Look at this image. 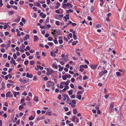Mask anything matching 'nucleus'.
<instances>
[{
    "label": "nucleus",
    "instance_id": "f257e3e1",
    "mask_svg": "<svg viewBox=\"0 0 126 126\" xmlns=\"http://www.w3.org/2000/svg\"><path fill=\"white\" fill-rule=\"evenodd\" d=\"M54 83L51 81H48L47 83V84L46 85L47 87H48L53 86H54Z\"/></svg>",
    "mask_w": 126,
    "mask_h": 126
},
{
    "label": "nucleus",
    "instance_id": "f03ea898",
    "mask_svg": "<svg viewBox=\"0 0 126 126\" xmlns=\"http://www.w3.org/2000/svg\"><path fill=\"white\" fill-rule=\"evenodd\" d=\"M54 31L55 32L54 34V37H57L58 36L61 34V32L59 30H54Z\"/></svg>",
    "mask_w": 126,
    "mask_h": 126
},
{
    "label": "nucleus",
    "instance_id": "7ed1b4c3",
    "mask_svg": "<svg viewBox=\"0 0 126 126\" xmlns=\"http://www.w3.org/2000/svg\"><path fill=\"white\" fill-rule=\"evenodd\" d=\"M107 70H105L104 71L100 72L98 74L99 78H100L104 74L107 73Z\"/></svg>",
    "mask_w": 126,
    "mask_h": 126
},
{
    "label": "nucleus",
    "instance_id": "20e7f679",
    "mask_svg": "<svg viewBox=\"0 0 126 126\" xmlns=\"http://www.w3.org/2000/svg\"><path fill=\"white\" fill-rule=\"evenodd\" d=\"M62 7L64 9H66L67 7H68L70 5V3H68L66 4H62Z\"/></svg>",
    "mask_w": 126,
    "mask_h": 126
},
{
    "label": "nucleus",
    "instance_id": "39448f33",
    "mask_svg": "<svg viewBox=\"0 0 126 126\" xmlns=\"http://www.w3.org/2000/svg\"><path fill=\"white\" fill-rule=\"evenodd\" d=\"M6 97H13V95L10 92H8L6 94Z\"/></svg>",
    "mask_w": 126,
    "mask_h": 126
},
{
    "label": "nucleus",
    "instance_id": "423d86ee",
    "mask_svg": "<svg viewBox=\"0 0 126 126\" xmlns=\"http://www.w3.org/2000/svg\"><path fill=\"white\" fill-rule=\"evenodd\" d=\"M114 105V104L113 103H111L110 104L109 109V110L110 112L111 113V112H112L114 108L113 107Z\"/></svg>",
    "mask_w": 126,
    "mask_h": 126
},
{
    "label": "nucleus",
    "instance_id": "0eeeda50",
    "mask_svg": "<svg viewBox=\"0 0 126 126\" xmlns=\"http://www.w3.org/2000/svg\"><path fill=\"white\" fill-rule=\"evenodd\" d=\"M63 14L62 15H56L55 16V18L57 19H59V18H61L63 17Z\"/></svg>",
    "mask_w": 126,
    "mask_h": 126
},
{
    "label": "nucleus",
    "instance_id": "6e6552de",
    "mask_svg": "<svg viewBox=\"0 0 126 126\" xmlns=\"http://www.w3.org/2000/svg\"><path fill=\"white\" fill-rule=\"evenodd\" d=\"M63 95L64 97L63 99V100L64 101H65L66 99V98L67 99H69V98L68 96L66 94Z\"/></svg>",
    "mask_w": 126,
    "mask_h": 126
},
{
    "label": "nucleus",
    "instance_id": "1a4fd4ad",
    "mask_svg": "<svg viewBox=\"0 0 126 126\" xmlns=\"http://www.w3.org/2000/svg\"><path fill=\"white\" fill-rule=\"evenodd\" d=\"M51 110L50 109H48L46 114V115L49 116H51L52 115V114L51 113Z\"/></svg>",
    "mask_w": 126,
    "mask_h": 126
},
{
    "label": "nucleus",
    "instance_id": "9d476101",
    "mask_svg": "<svg viewBox=\"0 0 126 126\" xmlns=\"http://www.w3.org/2000/svg\"><path fill=\"white\" fill-rule=\"evenodd\" d=\"M68 59V58L66 57L65 56L64 57H62L61 59V60H63L65 62H67Z\"/></svg>",
    "mask_w": 126,
    "mask_h": 126
},
{
    "label": "nucleus",
    "instance_id": "9b49d317",
    "mask_svg": "<svg viewBox=\"0 0 126 126\" xmlns=\"http://www.w3.org/2000/svg\"><path fill=\"white\" fill-rule=\"evenodd\" d=\"M13 93L15 97H16L17 95H19L20 94V93L19 92H17L15 91H13Z\"/></svg>",
    "mask_w": 126,
    "mask_h": 126
},
{
    "label": "nucleus",
    "instance_id": "f8f14e48",
    "mask_svg": "<svg viewBox=\"0 0 126 126\" xmlns=\"http://www.w3.org/2000/svg\"><path fill=\"white\" fill-rule=\"evenodd\" d=\"M97 66V65L96 64L95 65H91L90 67L92 69H96Z\"/></svg>",
    "mask_w": 126,
    "mask_h": 126
},
{
    "label": "nucleus",
    "instance_id": "ddd939ff",
    "mask_svg": "<svg viewBox=\"0 0 126 126\" xmlns=\"http://www.w3.org/2000/svg\"><path fill=\"white\" fill-rule=\"evenodd\" d=\"M39 40V38L36 35L34 36V42H37Z\"/></svg>",
    "mask_w": 126,
    "mask_h": 126
},
{
    "label": "nucleus",
    "instance_id": "4468645a",
    "mask_svg": "<svg viewBox=\"0 0 126 126\" xmlns=\"http://www.w3.org/2000/svg\"><path fill=\"white\" fill-rule=\"evenodd\" d=\"M26 76L28 78H31L33 77V75L32 74H30L28 73H27Z\"/></svg>",
    "mask_w": 126,
    "mask_h": 126
},
{
    "label": "nucleus",
    "instance_id": "2eb2a0df",
    "mask_svg": "<svg viewBox=\"0 0 126 126\" xmlns=\"http://www.w3.org/2000/svg\"><path fill=\"white\" fill-rule=\"evenodd\" d=\"M5 85L4 83L3 82H2L1 84V90H3L5 89Z\"/></svg>",
    "mask_w": 126,
    "mask_h": 126
},
{
    "label": "nucleus",
    "instance_id": "dca6fc26",
    "mask_svg": "<svg viewBox=\"0 0 126 126\" xmlns=\"http://www.w3.org/2000/svg\"><path fill=\"white\" fill-rule=\"evenodd\" d=\"M76 98L79 100H80L81 99V96L80 95L77 94L76 96Z\"/></svg>",
    "mask_w": 126,
    "mask_h": 126
},
{
    "label": "nucleus",
    "instance_id": "f3484780",
    "mask_svg": "<svg viewBox=\"0 0 126 126\" xmlns=\"http://www.w3.org/2000/svg\"><path fill=\"white\" fill-rule=\"evenodd\" d=\"M71 105L72 107L73 108L76 106V103H68Z\"/></svg>",
    "mask_w": 126,
    "mask_h": 126
},
{
    "label": "nucleus",
    "instance_id": "a211bd4d",
    "mask_svg": "<svg viewBox=\"0 0 126 126\" xmlns=\"http://www.w3.org/2000/svg\"><path fill=\"white\" fill-rule=\"evenodd\" d=\"M20 19V18L19 16H18L17 18L15 20V21L17 23L19 22Z\"/></svg>",
    "mask_w": 126,
    "mask_h": 126
},
{
    "label": "nucleus",
    "instance_id": "6ab92c4d",
    "mask_svg": "<svg viewBox=\"0 0 126 126\" xmlns=\"http://www.w3.org/2000/svg\"><path fill=\"white\" fill-rule=\"evenodd\" d=\"M80 69H79V71L81 72H82L83 71L84 69L83 68V66H82V65H81L80 66Z\"/></svg>",
    "mask_w": 126,
    "mask_h": 126
},
{
    "label": "nucleus",
    "instance_id": "aec40b11",
    "mask_svg": "<svg viewBox=\"0 0 126 126\" xmlns=\"http://www.w3.org/2000/svg\"><path fill=\"white\" fill-rule=\"evenodd\" d=\"M45 118V117L44 116H43L41 118H37V120L39 121L42 119H44Z\"/></svg>",
    "mask_w": 126,
    "mask_h": 126
},
{
    "label": "nucleus",
    "instance_id": "412c9836",
    "mask_svg": "<svg viewBox=\"0 0 126 126\" xmlns=\"http://www.w3.org/2000/svg\"><path fill=\"white\" fill-rule=\"evenodd\" d=\"M14 12L13 11H9L8 13L9 15H11L14 14Z\"/></svg>",
    "mask_w": 126,
    "mask_h": 126
},
{
    "label": "nucleus",
    "instance_id": "4be33fe9",
    "mask_svg": "<svg viewBox=\"0 0 126 126\" xmlns=\"http://www.w3.org/2000/svg\"><path fill=\"white\" fill-rule=\"evenodd\" d=\"M62 78L64 80H66L67 78L66 75H63Z\"/></svg>",
    "mask_w": 126,
    "mask_h": 126
},
{
    "label": "nucleus",
    "instance_id": "5701e85b",
    "mask_svg": "<svg viewBox=\"0 0 126 126\" xmlns=\"http://www.w3.org/2000/svg\"><path fill=\"white\" fill-rule=\"evenodd\" d=\"M33 100L35 102L38 101V97L37 96H35L33 98Z\"/></svg>",
    "mask_w": 126,
    "mask_h": 126
},
{
    "label": "nucleus",
    "instance_id": "b1692460",
    "mask_svg": "<svg viewBox=\"0 0 126 126\" xmlns=\"http://www.w3.org/2000/svg\"><path fill=\"white\" fill-rule=\"evenodd\" d=\"M11 61H10V62L12 63V62L15 65H16V62L15 60H14L13 58H12L11 59Z\"/></svg>",
    "mask_w": 126,
    "mask_h": 126
},
{
    "label": "nucleus",
    "instance_id": "393cba45",
    "mask_svg": "<svg viewBox=\"0 0 126 126\" xmlns=\"http://www.w3.org/2000/svg\"><path fill=\"white\" fill-rule=\"evenodd\" d=\"M116 75L118 77H120L121 76V74L119 72H117L116 73Z\"/></svg>",
    "mask_w": 126,
    "mask_h": 126
},
{
    "label": "nucleus",
    "instance_id": "a878e982",
    "mask_svg": "<svg viewBox=\"0 0 126 126\" xmlns=\"http://www.w3.org/2000/svg\"><path fill=\"white\" fill-rule=\"evenodd\" d=\"M49 17L48 16L47 17V19H46L45 23H47L49 22Z\"/></svg>",
    "mask_w": 126,
    "mask_h": 126
},
{
    "label": "nucleus",
    "instance_id": "bb28decb",
    "mask_svg": "<svg viewBox=\"0 0 126 126\" xmlns=\"http://www.w3.org/2000/svg\"><path fill=\"white\" fill-rule=\"evenodd\" d=\"M37 67L38 68L42 70L43 69V67L41 66L40 65H37Z\"/></svg>",
    "mask_w": 126,
    "mask_h": 126
},
{
    "label": "nucleus",
    "instance_id": "cd10ccee",
    "mask_svg": "<svg viewBox=\"0 0 126 126\" xmlns=\"http://www.w3.org/2000/svg\"><path fill=\"white\" fill-rule=\"evenodd\" d=\"M68 94L69 95H72L73 93V90H71L68 91Z\"/></svg>",
    "mask_w": 126,
    "mask_h": 126
},
{
    "label": "nucleus",
    "instance_id": "c85d7f7f",
    "mask_svg": "<svg viewBox=\"0 0 126 126\" xmlns=\"http://www.w3.org/2000/svg\"><path fill=\"white\" fill-rule=\"evenodd\" d=\"M50 55L51 56L55 57L56 56V54L55 53L53 52H51L50 53Z\"/></svg>",
    "mask_w": 126,
    "mask_h": 126
},
{
    "label": "nucleus",
    "instance_id": "c756f323",
    "mask_svg": "<svg viewBox=\"0 0 126 126\" xmlns=\"http://www.w3.org/2000/svg\"><path fill=\"white\" fill-rule=\"evenodd\" d=\"M77 113H78V112L76 109H74L73 110V113L74 114H75Z\"/></svg>",
    "mask_w": 126,
    "mask_h": 126
},
{
    "label": "nucleus",
    "instance_id": "7c9ffc66",
    "mask_svg": "<svg viewBox=\"0 0 126 126\" xmlns=\"http://www.w3.org/2000/svg\"><path fill=\"white\" fill-rule=\"evenodd\" d=\"M78 42V41H74L72 43V45H76L77 43Z\"/></svg>",
    "mask_w": 126,
    "mask_h": 126
},
{
    "label": "nucleus",
    "instance_id": "2f4dec72",
    "mask_svg": "<svg viewBox=\"0 0 126 126\" xmlns=\"http://www.w3.org/2000/svg\"><path fill=\"white\" fill-rule=\"evenodd\" d=\"M55 24L57 26H59L60 25V23L58 21H55Z\"/></svg>",
    "mask_w": 126,
    "mask_h": 126
},
{
    "label": "nucleus",
    "instance_id": "473e14b6",
    "mask_svg": "<svg viewBox=\"0 0 126 126\" xmlns=\"http://www.w3.org/2000/svg\"><path fill=\"white\" fill-rule=\"evenodd\" d=\"M100 106V105H96L95 107V108L97 110H98L99 109V107Z\"/></svg>",
    "mask_w": 126,
    "mask_h": 126
},
{
    "label": "nucleus",
    "instance_id": "72a5a7b5",
    "mask_svg": "<svg viewBox=\"0 0 126 126\" xmlns=\"http://www.w3.org/2000/svg\"><path fill=\"white\" fill-rule=\"evenodd\" d=\"M52 66L55 67L56 69H57L58 68V66L55 64H53L52 65Z\"/></svg>",
    "mask_w": 126,
    "mask_h": 126
},
{
    "label": "nucleus",
    "instance_id": "f704fd0d",
    "mask_svg": "<svg viewBox=\"0 0 126 126\" xmlns=\"http://www.w3.org/2000/svg\"><path fill=\"white\" fill-rule=\"evenodd\" d=\"M11 7H13L14 9L15 10H17L18 9V8L16 6H14V5H11Z\"/></svg>",
    "mask_w": 126,
    "mask_h": 126
},
{
    "label": "nucleus",
    "instance_id": "c9c22d12",
    "mask_svg": "<svg viewBox=\"0 0 126 126\" xmlns=\"http://www.w3.org/2000/svg\"><path fill=\"white\" fill-rule=\"evenodd\" d=\"M56 39H57V38H55V39L54 40H53V41H54V43L55 44H57L58 43V42Z\"/></svg>",
    "mask_w": 126,
    "mask_h": 126
},
{
    "label": "nucleus",
    "instance_id": "e433bc0d",
    "mask_svg": "<svg viewBox=\"0 0 126 126\" xmlns=\"http://www.w3.org/2000/svg\"><path fill=\"white\" fill-rule=\"evenodd\" d=\"M29 62V61L28 60H27L24 62V64L25 65H27L28 64Z\"/></svg>",
    "mask_w": 126,
    "mask_h": 126
},
{
    "label": "nucleus",
    "instance_id": "4c0bfd02",
    "mask_svg": "<svg viewBox=\"0 0 126 126\" xmlns=\"http://www.w3.org/2000/svg\"><path fill=\"white\" fill-rule=\"evenodd\" d=\"M61 84H65V85H68L69 84V83H68L67 81L66 82H61Z\"/></svg>",
    "mask_w": 126,
    "mask_h": 126
},
{
    "label": "nucleus",
    "instance_id": "58836bf2",
    "mask_svg": "<svg viewBox=\"0 0 126 126\" xmlns=\"http://www.w3.org/2000/svg\"><path fill=\"white\" fill-rule=\"evenodd\" d=\"M88 79V77L86 75L84 76L83 77V80H85Z\"/></svg>",
    "mask_w": 126,
    "mask_h": 126
},
{
    "label": "nucleus",
    "instance_id": "ea45409f",
    "mask_svg": "<svg viewBox=\"0 0 126 126\" xmlns=\"http://www.w3.org/2000/svg\"><path fill=\"white\" fill-rule=\"evenodd\" d=\"M34 118L32 116L29 118V119L30 120H33Z\"/></svg>",
    "mask_w": 126,
    "mask_h": 126
},
{
    "label": "nucleus",
    "instance_id": "a19ab883",
    "mask_svg": "<svg viewBox=\"0 0 126 126\" xmlns=\"http://www.w3.org/2000/svg\"><path fill=\"white\" fill-rule=\"evenodd\" d=\"M94 10V8L93 6H92L91 8L90 9V11H91V12H92Z\"/></svg>",
    "mask_w": 126,
    "mask_h": 126
},
{
    "label": "nucleus",
    "instance_id": "79ce46f5",
    "mask_svg": "<svg viewBox=\"0 0 126 126\" xmlns=\"http://www.w3.org/2000/svg\"><path fill=\"white\" fill-rule=\"evenodd\" d=\"M47 44L49 46H52L53 45V43L52 42H48Z\"/></svg>",
    "mask_w": 126,
    "mask_h": 126
},
{
    "label": "nucleus",
    "instance_id": "37998d69",
    "mask_svg": "<svg viewBox=\"0 0 126 126\" xmlns=\"http://www.w3.org/2000/svg\"><path fill=\"white\" fill-rule=\"evenodd\" d=\"M37 79H37L36 76H34L33 78V81H36V80H37Z\"/></svg>",
    "mask_w": 126,
    "mask_h": 126
},
{
    "label": "nucleus",
    "instance_id": "c03bdc74",
    "mask_svg": "<svg viewBox=\"0 0 126 126\" xmlns=\"http://www.w3.org/2000/svg\"><path fill=\"white\" fill-rule=\"evenodd\" d=\"M49 41H52L53 39L52 37H49L47 39Z\"/></svg>",
    "mask_w": 126,
    "mask_h": 126
},
{
    "label": "nucleus",
    "instance_id": "a18cd8bd",
    "mask_svg": "<svg viewBox=\"0 0 126 126\" xmlns=\"http://www.w3.org/2000/svg\"><path fill=\"white\" fill-rule=\"evenodd\" d=\"M82 94V93L81 91H79L77 92V94L78 95H80V94Z\"/></svg>",
    "mask_w": 126,
    "mask_h": 126
},
{
    "label": "nucleus",
    "instance_id": "49530a36",
    "mask_svg": "<svg viewBox=\"0 0 126 126\" xmlns=\"http://www.w3.org/2000/svg\"><path fill=\"white\" fill-rule=\"evenodd\" d=\"M26 100H27L28 101H30V100L29 96H27L26 98L25 99Z\"/></svg>",
    "mask_w": 126,
    "mask_h": 126
},
{
    "label": "nucleus",
    "instance_id": "de8ad7c7",
    "mask_svg": "<svg viewBox=\"0 0 126 126\" xmlns=\"http://www.w3.org/2000/svg\"><path fill=\"white\" fill-rule=\"evenodd\" d=\"M101 26V25L99 24H97L96 26L95 27L96 28H99Z\"/></svg>",
    "mask_w": 126,
    "mask_h": 126
},
{
    "label": "nucleus",
    "instance_id": "09e8293b",
    "mask_svg": "<svg viewBox=\"0 0 126 126\" xmlns=\"http://www.w3.org/2000/svg\"><path fill=\"white\" fill-rule=\"evenodd\" d=\"M13 57L15 59H16L17 58V56L16 53H14V54L13 55Z\"/></svg>",
    "mask_w": 126,
    "mask_h": 126
},
{
    "label": "nucleus",
    "instance_id": "8fccbe9b",
    "mask_svg": "<svg viewBox=\"0 0 126 126\" xmlns=\"http://www.w3.org/2000/svg\"><path fill=\"white\" fill-rule=\"evenodd\" d=\"M59 42L60 44H62L63 42V40L60 39L59 40Z\"/></svg>",
    "mask_w": 126,
    "mask_h": 126
},
{
    "label": "nucleus",
    "instance_id": "3c124183",
    "mask_svg": "<svg viewBox=\"0 0 126 126\" xmlns=\"http://www.w3.org/2000/svg\"><path fill=\"white\" fill-rule=\"evenodd\" d=\"M63 69V67L62 66L61 67V68H59V71L61 72L62 71V70Z\"/></svg>",
    "mask_w": 126,
    "mask_h": 126
},
{
    "label": "nucleus",
    "instance_id": "603ef678",
    "mask_svg": "<svg viewBox=\"0 0 126 126\" xmlns=\"http://www.w3.org/2000/svg\"><path fill=\"white\" fill-rule=\"evenodd\" d=\"M1 51L2 52L4 53L5 52V50L4 49L1 48Z\"/></svg>",
    "mask_w": 126,
    "mask_h": 126
},
{
    "label": "nucleus",
    "instance_id": "864d4df0",
    "mask_svg": "<svg viewBox=\"0 0 126 126\" xmlns=\"http://www.w3.org/2000/svg\"><path fill=\"white\" fill-rule=\"evenodd\" d=\"M82 66H83V68H84L85 69L87 68L88 67V66L87 65H82Z\"/></svg>",
    "mask_w": 126,
    "mask_h": 126
},
{
    "label": "nucleus",
    "instance_id": "5fc2aeb1",
    "mask_svg": "<svg viewBox=\"0 0 126 126\" xmlns=\"http://www.w3.org/2000/svg\"><path fill=\"white\" fill-rule=\"evenodd\" d=\"M25 57L26 55L24 53L22 54V55L21 56V57L23 59H24L25 58Z\"/></svg>",
    "mask_w": 126,
    "mask_h": 126
},
{
    "label": "nucleus",
    "instance_id": "6e6d98bb",
    "mask_svg": "<svg viewBox=\"0 0 126 126\" xmlns=\"http://www.w3.org/2000/svg\"><path fill=\"white\" fill-rule=\"evenodd\" d=\"M22 94L26 96L27 95V94L26 92L25 91H24V92L22 93Z\"/></svg>",
    "mask_w": 126,
    "mask_h": 126
},
{
    "label": "nucleus",
    "instance_id": "4d7b16f0",
    "mask_svg": "<svg viewBox=\"0 0 126 126\" xmlns=\"http://www.w3.org/2000/svg\"><path fill=\"white\" fill-rule=\"evenodd\" d=\"M25 46L23 43L21 47L20 48V49H23L25 48Z\"/></svg>",
    "mask_w": 126,
    "mask_h": 126
},
{
    "label": "nucleus",
    "instance_id": "13d9d810",
    "mask_svg": "<svg viewBox=\"0 0 126 126\" xmlns=\"http://www.w3.org/2000/svg\"><path fill=\"white\" fill-rule=\"evenodd\" d=\"M19 4L21 5H22L24 4V2L23 1H20Z\"/></svg>",
    "mask_w": 126,
    "mask_h": 126
},
{
    "label": "nucleus",
    "instance_id": "bf43d9fd",
    "mask_svg": "<svg viewBox=\"0 0 126 126\" xmlns=\"http://www.w3.org/2000/svg\"><path fill=\"white\" fill-rule=\"evenodd\" d=\"M15 89H16V90L17 91H19L20 90V88L18 86H16L15 88Z\"/></svg>",
    "mask_w": 126,
    "mask_h": 126
},
{
    "label": "nucleus",
    "instance_id": "052dcab7",
    "mask_svg": "<svg viewBox=\"0 0 126 126\" xmlns=\"http://www.w3.org/2000/svg\"><path fill=\"white\" fill-rule=\"evenodd\" d=\"M34 62L33 61H30V64L31 65H33L34 64Z\"/></svg>",
    "mask_w": 126,
    "mask_h": 126
},
{
    "label": "nucleus",
    "instance_id": "680f3d73",
    "mask_svg": "<svg viewBox=\"0 0 126 126\" xmlns=\"http://www.w3.org/2000/svg\"><path fill=\"white\" fill-rule=\"evenodd\" d=\"M2 74L3 75H5L7 74V72H5L3 71L2 72Z\"/></svg>",
    "mask_w": 126,
    "mask_h": 126
},
{
    "label": "nucleus",
    "instance_id": "e2e57ef3",
    "mask_svg": "<svg viewBox=\"0 0 126 126\" xmlns=\"http://www.w3.org/2000/svg\"><path fill=\"white\" fill-rule=\"evenodd\" d=\"M0 36L1 37H3L4 36V34L1 32H0Z\"/></svg>",
    "mask_w": 126,
    "mask_h": 126
},
{
    "label": "nucleus",
    "instance_id": "0e129e2a",
    "mask_svg": "<svg viewBox=\"0 0 126 126\" xmlns=\"http://www.w3.org/2000/svg\"><path fill=\"white\" fill-rule=\"evenodd\" d=\"M42 55H43L44 56H46V53H45V52H44V51H43L42 52Z\"/></svg>",
    "mask_w": 126,
    "mask_h": 126
},
{
    "label": "nucleus",
    "instance_id": "69168bd1",
    "mask_svg": "<svg viewBox=\"0 0 126 126\" xmlns=\"http://www.w3.org/2000/svg\"><path fill=\"white\" fill-rule=\"evenodd\" d=\"M67 78H71V76L69 74L68 75H66Z\"/></svg>",
    "mask_w": 126,
    "mask_h": 126
},
{
    "label": "nucleus",
    "instance_id": "338daca9",
    "mask_svg": "<svg viewBox=\"0 0 126 126\" xmlns=\"http://www.w3.org/2000/svg\"><path fill=\"white\" fill-rule=\"evenodd\" d=\"M9 3L13 5L14 4V2L12 0H11L10 1Z\"/></svg>",
    "mask_w": 126,
    "mask_h": 126
},
{
    "label": "nucleus",
    "instance_id": "774afa93",
    "mask_svg": "<svg viewBox=\"0 0 126 126\" xmlns=\"http://www.w3.org/2000/svg\"><path fill=\"white\" fill-rule=\"evenodd\" d=\"M7 54H4L3 56V58H7Z\"/></svg>",
    "mask_w": 126,
    "mask_h": 126
}]
</instances>
